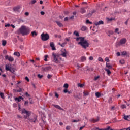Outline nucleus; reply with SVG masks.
Masks as SVG:
<instances>
[{
  "instance_id": "9d476101",
  "label": "nucleus",
  "mask_w": 130,
  "mask_h": 130,
  "mask_svg": "<svg viewBox=\"0 0 130 130\" xmlns=\"http://www.w3.org/2000/svg\"><path fill=\"white\" fill-rule=\"evenodd\" d=\"M50 46L52 48V50H56V48H55L54 43L50 42Z\"/></svg>"
},
{
  "instance_id": "a878e982",
  "label": "nucleus",
  "mask_w": 130,
  "mask_h": 130,
  "mask_svg": "<svg viewBox=\"0 0 130 130\" xmlns=\"http://www.w3.org/2000/svg\"><path fill=\"white\" fill-rule=\"evenodd\" d=\"M87 27L86 26H82L81 27V31H86Z\"/></svg>"
},
{
  "instance_id": "bf43d9fd",
  "label": "nucleus",
  "mask_w": 130,
  "mask_h": 130,
  "mask_svg": "<svg viewBox=\"0 0 130 130\" xmlns=\"http://www.w3.org/2000/svg\"><path fill=\"white\" fill-rule=\"evenodd\" d=\"M20 49H21V50H23L24 49V46L21 45L20 46Z\"/></svg>"
},
{
  "instance_id": "423d86ee",
  "label": "nucleus",
  "mask_w": 130,
  "mask_h": 130,
  "mask_svg": "<svg viewBox=\"0 0 130 130\" xmlns=\"http://www.w3.org/2000/svg\"><path fill=\"white\" fill-rule=\"evenodd\" d=\"M117 45L119 46L122 45V44H125L126 43V39L123 38L120 40L119 42L117 43Z\"/></svg>"
},
{
  "instance_id": "4c0bfd02",
  "label": "nucleus",
  "mask_w": 130,
  "mask_h": 130,
  "mask_svg": "<svg viewBox=\"0 0 130 130\" xmlns=\"http://www.w3.org/2000/svg\"><path fill=\"white\" fill-rule=\"evenodd\" d=\"M63 87L64 88L68 89V88H69V84H68L67 83H66L64 84Z\"/></svg>"
},
{
  "instance_id": "e433bc0d",
  "label": "nucleus",
  "mask_w": 130,
  "mask_h": 130,
  "mask_svg": "<svg viewBox=\"0 0 130 130\" xmlns=\"http://www.w3.org/2000/svg\"><path fill=\"white\" fill-rule=\"evenodd\" d=\"M121 108L122 109H124V108H126V105H122L121 106Z\"/></svg>"
},
{
  "instance_id": "f3484780",
  "label": "nucleus",
  "mask_w": 130,
  "mask_h": 130,
  "mask_svg": "<svg viewBox=\"0 0 130 130\" xmlns=\"http://www.w3.org/2000/svg\"><path fill=\"white\" fill-rule=\"evenodd\" d=\"M56 23L57 25H58V26L59 27H63V25H62V23L60 22H59V21H56Z\"/></svg>"
},
{
  "instance_id": "0eeeda50",
  "label": "nucleus",
  "mask_w": 130,
  "mask_h": 130,
  "mask_svg": "<svg viewBox=\"0 0 130 130\" xmlns=\"http://www.w3.org/2000/svg\"><path fill=\"white\" fill-rule=\"evenodd\" d=\"M5 59L9 60V61H10V62H13V61H14V57L11 56H9L8 55L5 56Z\"/></svg>"
},
{
  "instance_id": "4468645a",
  "label": "nucleus",
  "mask_w": 130,
  "mask_h": 130,
  "mask_svg": "<svg viewBox=\"0 0 130 130\" xmlns=\"http://www.w3.org/2000/svg\"><path fill=\"white\" fill-rule=\"evenodd\" d=\"M52 106L55 108H57V109H59V110H63V109H62L59 105H52Z\"/></svg>"
},
{
  "instance_id": "dca6fc26",
  "label": "nucleus",
  "mask_w": 130,
  "mask_h": 130,
  "mask_svg": "<svg viewBox=\"0 0 130 130\" xmlns=\"http://www.w3.org/2000/svg\"><path fill=\"white\" fill-rule=\"evenodd\" d=\"M86 59H87V58L85 56H83L81 57V60L82 62H84V61H86Z\"/></svg>"
},
{
  "instance_id": "c03bdc74",
  "label": "nucleus",
  "mask_w": 130,
  "mask_h": 130,
  "mask_svg": "<svg viewBox=\"0 0 130 130\" xmlns=\"http://www.w3.org/2000/svg\"><path fill=\"white\" fill-rule=\"evenodd\" d=\"M38 77L39 79H42L43 77V75H41L40 74H38Z\"/></svg>"
},
{
  "instance_id": "603ef678",
  "label": "nucleus",
  "mask_w": 130,
  "mask_h": 130,
  "mask_svg": "<svg viewBox=\"0 0 130 130\" xmlns=\"http://www.w3.org/2000/svg\"><path fill=\"white\" fill-rule=\"evenodd\" d=\"M31 4L33 5V4H35V3H36V0H32L31 1Z\"/></svg>"
},
{
  "instance_id": "58836bf2",
  "label": "nucleus",
  "mask_w": 130,
  "mask_h": 130,
  "mask_svg": "<svg viewBox=\"0 0 130 130\" xmlns=\"http://www.w3.org/2000/svg\"><path fill=\"white\" fill-rule=\"evenodd\" d=\"M74 34L76 35V36L79 37L80 35H79V32H77L76 31L74 32Z\"/></svg>"
},
{
  "instance_id": "0e129e2a",
  "label": "nucleus",
  "mask_w": 130,
  "mask_h": 130,
  "mask_svg": "<svg viewBox=\"0 0 130 130\" xmlns=\"http://www.w3.org/2000/svg\"><path fill=\"white\" fill-rule=\"evenodd\" d=\"M24 14H25V16H29V12H26Z\"/></svg>"
},
{
  "instance_id": "473e14b6",
  "label": "nucleus",
  "mask_w": 130,
  "mask_h": 130,
  "mask_svg": "<svg viewBox=\"0 0 130 130\" xmlns=\"http://www.w3.org/2000/svg\"><path fill=\"white\" fill-rule=\"evenodd\" d=\"M129 118V116H124V119L125 120H128V119Z\"/></svg>"
},
{
  "instance_id": "4be33fe9",
  "label": "nucleus",
  "mask_w": 130,
  "mask_h": 130,
  "mask_svg": "<svg viewBox=\"0 0 130 130\" xmlns=\"http://www.w3.org/2000/svg\"><path fill=\"white\" fill-rule=\"evenodd\" d=\"M5 5L6 6H10L11 5V0H8L6 2Z\"/></svg>"
},
{
  "instance_id": "1a4fd4ad",
  "label": "nucleus",
  "mask_w": 130,
  "mask_h": 130,
  "mask_svg": "<svg viewBox=\"0 0 130 130\" xmlns=\"http://www.w3.org/2000/svg\"><path fill=\"white\" fill-rule=\"evenodd\" d=\"M15 101H18V102H21V100H24V98L22 96H19V97H16L14 99Z\"/></svg>"
},
{
  "instance_id": "ea45409f",
  "label": "nucleus",
  "mask_w": 130,
  "mask_h": 130,
  "mask_svg": "<svg viewBox=\"0 0 130 130\" xmlns=\"http://www.w3.org/2000/svg\"><path fill=\"white\" fill-rule=\"evenodd\" d=\"M108 102H109V103H112V97L109 98V99L108 100Z\"/></svg>"
},
{
  "instance_id": "aec40b11",
  "label": "nucleus",
  "mask_w": 130,
  "mask_h": 130,
  "mask_svg": "<svg viewBox=\"0 0 130 130\" xmlns=\"http://www.w3.org/2000/svg\"><path fill=\"white\" fill-rule=\"evenodd\" d=\"M36 119H37L36 118H34V119H28V120H29V121L30 122H36Z\"/></svg>"
},
{
  "instance_id": "69168bd1",
  "label": "nucleus",
  "mask_w": 130,
  "mask_h": 130,
  "mask_svg": "<svg viewBox=\"0 0 130 130\" xmlns=\"http://www.w3.org/2000/svg\"><path fill=\"white\" fill-rule=\"evenodd\" d=\"M69 18L66 17L64 18V21H67L69 20Z\"/></svg>"
},
{
  "instance_id": "09e8293b",
  "label": "nucleus",
  "mask_w": 130,
  "mask_h": 130,
  "mask_svg": "<svg viewBox=\"0 0 130 130\" xmlns=\"http://www.w3.org/2000/svg\"><path fill=\"white\" fill-rule=\"evenodd\" d=\"M51 77H52V76H51L50 74H48L47 75L48 79H51Z\"/></svg>"
},
{
  "instance_id": "5fc2aeb1",
  "label": "nucleus",
  "mask_w": 130,
  "mask_h": 130,
  "mask_svg": "<svg viewBox=\"0 0 130 130\" xmlns=\"http://www.w3.org/2000/svg\"><path fill=\"white\" fill-rule=\"evenodd\" d=\"M5 27H11V25L10 24H5Z\"/></svg>"
},
{
  "instance_id": "393cba45",
  "label": "nucleus",
  "mask_w": 130,
  "mask_h": 130,
  "mask_svg": "<svg viewBox=\"0 0 130 130\" xmlns=\"http://www.w3.org/2000/svg\"><path fill=\"white\" fill-rule=\"evenodd\" d=\"M106 67L109 69H112V66H111V65L109 64L108 63H106Z\"/></svg>"
},
{
  "instance_id": "bb28decb",
  "label": "nucleus",
  "mask_w": 130,
  "mask_h": 130,
  "mask_svg": "<svg viewBox=\"0 0 130 130\" xmlns=\"http://www.w3.org/2000/svg\"><path fill=\"white\" fill-rule=\"evenodd\" d=\"M0 96L2 99H5V95L4 93L0 92Z\"/></svg>"
},
{
  "instance_id": "f704fd0d",
  "label": "nucleus",
  "mask_w": 130,
  "mask_h": 130,
  "mask_svg": "<svg viewBox=\"0 0 130 130\" xmlns=\"http://www.w3.org/2000/svg\"><path fill=\"white\" fill-rule=\"evenodd\" d=\"M66 44H67V42H65L63 43L62 44H61L60 46L61 47H64V46H66Z\"/></svg>"
},
{
  "instance_id": "c756f323",
  "label": "nucleus",
  "mask_w": 130,
  "mask_h": 130,
  "mask_svg": "<svg viewBox=\"0 0 130 130\" xmlns=\"http://www.w3.org/2000/svg\"><path fill=\"white\" fill-rule=\"evenodd\" d=\"M31 35L32 36H37V33H36V31H32Z\"/></svg>"
},
{
  "instance_id": "cd10ccee",
  "label": "nucleus",
  "mask_w": 130,
  "mask_h": 130,
  "mask_svg": "<svg viewBox=\"0 0 130 130\" xmlns=\"http://www.w3.org/2000/svg\"><path fill=\"white\" fill-rule=\"evenodd\" d=\"M7 44V41L6 40H3L2 41V45L3 46H6V45Z\"/></svg>"
},
{
  "instance_id": "8fccbe9b",
  "label": "nucleus",
  "mask_w": 130,
  "mask_h": 130,
  "mask_svg": "<svg viewBox=\"0 0 130 130\" xmlns=\"http://www.w3.org/2000/svg\"><path fill=\"white\" fill-rule=\"evenodd\" d=\"M105 60V61H107V62H109L110 61L108 57H106Z\"/></svg>"
},
{
  "instance_id": "6ab92c4d",
  "label": "nucleus",
  "mask_w": 130,
  "mask_h": 130,
  "mask_svg": "<svg viewBox=\"0 0 130 130\" xmlns=\"http://www.w3.org/2000/svg\"><path fill=\"white\" fill-rule=\"evenodd\" d=\"M90 121H91V122H97L98 121H99V118H98L96 119H91Z\"/></svg>"
},
{
  "instance_id": "20e7f679",
  "label": "nucleus",
  "mask_w": 130,
  "mask_h": 130,
  "mask_svg": "<svg viewBox=\"0 0 130 130\" xmlns=\"http://www.w3.org/2000/svg\"><path fill=\"white\" fill-rule=\"evenodd\" d=\"M25 113L26 114V116H24V118H25V119H28L30 116V114H31V113L29 111L26 110V109H23L22 110V114H24Z\"/></svg>"
},
{
  "instance_id": "7ed1b4c3",
  "label": "nucleus",
  "mask_w": 130,
  "mask_h": 130,
  "mask_svg": "<svg viewBox=\"0 0 130 130\" xmlns=\"http://www.w3.org/2000/svg\"><path fill=\"white\" fill-rule=\"evenodd\" d=\"M58 57H59V54L54 52L52 53V58L53 62L57 63L58 62Z\"/></svg>"
},
{
  "instance_id": "2eb2a0df",
  "label": "nucleus",
  "mask_w": 130,
  "mask_h": 130,
  "mask_svg": "<svg viewBox=\"0 0 130 130\" xmlns=\"http://www.w3.org/2000/svg\"><path fill=\"white\" fill-rule=\"evenodd\" d=\"M80 13L81 14H85L86 13V8L82 7L80 9Z\"/></svg>"
},
{
  "instance_id": "39448f33",
  "label": "nucleus",
  "mask_w": 130,
  "mask_h": 130,
  "mask_svg": "<svg viewBox=\"0 0 130 130\" xmlns=\"http://www.w3.org/2000/svg\"><path fill=\"white\" fill-rule=\"evenodd\" d=\"M41 36L43 41H47V40L49 39V35H48V34L42 33Z\"/></svg>"
},
{
  "instance_id": "c9c22d12",
  "label": "nucleus",
  "mask_w": 130,
  "mask_h": 130,
  "mask_svg": "<svg viewBox=\"0 0 130 130\" xmlns=\"http://www.w3.org/2000/svg\"><path fill=\"white\" fill-rule=\"evenodd\" d=\"M23 91H24V89L21 88H19V89L17 90V92H23Z\"/></svg>"
},
{
  "instance_id": "13d9d810",
  "label": "nucleus",
  "mask_w": 130,
  "mask_h": 130,
  "mask_svg": "<svg viewBox=\"0 0 130 130\" xmlns=\"http://www.w3.org/2000/svg\"><path fill=\"white\" fill-rule=\"evenodd\" d=\"M55 97H57V98H58V97L59 96L58 94H57V93H56V92L55 93Z\"/></svg>"
},
{
  "instance_id": "49530a36",
  "label": "nucleus",
  "mask_w": 130,
  "mask_h": 130,
  "mask_svg": "<svg viewBox=\"0 0 130 130\" xmlns=\"http://www.w3.org/2000/svg\"><path fill=\"white\" fill-rule=\"evenodd\" d=\"M98 60H99V61L102 62V61H103V59H102V58H101V57H99Z\"/></svg>"
},
{
  "instance_id": "f8f14e48",
  "label": "nucleus",
  "mask_w": 130,
  "mask_h": 130,
  "mask_svg": "<svg viewBox=\"0 0 130 130\" xmlns=\"http://www.w3.org/2000/svg\"><path fill=\"white\" fill-rule=\"evenodd\" d=\"M104 22L103 21L101 20L99 21V22H96L94 23V25H95V26H99V25H103Z\"/></svg>"
},
{
  "instance_id": "6e6552de",
  "label": "nucleus",
  "mask_w": 130,
  "mask_h": 130,
  "mask_svg": "<svg viewBox=\"0 0 130 130\" xmlns=\"http://www.w3.org/2000/svg\"><path fill=\"white\" fill-rule=\"evenodd\" d=\"M61 55L63 56V57H67V50L65 49H62L61 50Z\"/></svg>"
},
{
  "instance_id": "774afa93",
  "label": "nucleus",
  "mask_w": 130,
  "mask_h": 130,
  "mask_svg": "<svg viewBox=\"0 0 130 130\" xmlns=\"http://www.w3.org/2000/svg\"><path fill=\"white\" fill-rule=\"evenodd\" d=\"M74 17H75V16H74V15H73V16H72L70 17H69V19H74Z\"/></svg>"
},
{
  "instance_id": "e2e57ef3",
  "label": "nucleus",
  "mask_w": 130,
  "mask_h": 130,
  "mask_svg": "<svg viewBox=\"0 0 130 130\" xmlns=\"http://www.w3.org/2000/svg\"><path fill=\"white\" fill-rule=\"evenodd\" d=\"M64 93H68L69 92V90L66 88L63 90Z\"/></svg>"
},
{
  "instance_id": "680f3d73",
  "label": "nucleus",
  "mask_w": 130,
  "mask_h": 130,
  "mask_svg": "<svg viewBox=\"0 0 130 130\" xmlns=\"http://www.w3.org/2000/svg\"><path fill=\"white\" fill-rule=\"evenodd\" d=\"M80 121V120H74L72 122H79Z\"/></svg>"
},
{
  "instance_id": "052dcab7",
  "label": "nucleus",
  "mask_w": 130,
  "mask_h": 130,
  "mask_svg": "<svg viewBox=\"0 0 130 130\" xmlns=\"http://www.w3.org/2000/svg\"><path fill=\"white\" fill-rule=\"evenodd\" d=\"M99 78H100L99 76L95 77L94 78V81H97V80H98V79H99Z\"/></svg>"
},
{
  "instance_id": "a211bd4d",
  "label": "nucleus",
  "mask_w": 130,
  "mask_h": 130,
  "mask_svg": "<svg viewBox=\"0 0 130 130\" xmlns=\"http://www.w3.org/2000/svg\"><path fill=\"white\" fill-rule=\"evenodd\" d=\"M5 70L6 71H10V72H12V70H11V68H10V66H9V65H6Z\"/></svg>"
},
{
  "instance_id": "37998d69",
  "label": "nucleus",
  "mask_w": 130,
  "mask_h": 130,
  "mask_svg": "<svg viewBox=\"0 0 130 130\" xmlns=\"http://www.w3.org/2000/svg\"><path fill=\"white\" fill-rule=\"evenodd\" d=\"M24 95L26 96V97H30V94H29L28 92H25Z\"/></svg>"
},
{
  "instance_id": "2f4dec72",
  "label": "nucleus",
  "mask_w": 130,
  "mask_h": 130,
  "mask_svg": "<svg viewBox=\"0 0 130 130\" xmlns=\"http://www.w3.org/2000/svg\"><path fill=\"white\" fill-rule=\"evenodd\" d=\"M122 55H126L127 56V52L126 51H123L122 52Z\"/></svg>"
},
{
  "instance_id": "a18cd8bd",
  "label": "nucleus",
  "mask_w": 130,
  "mask_h": 130,
  "mask_svg": "<svg viewBox=\"0 0 130 130\" xmlns=\"http://www.w3.org/2000/svg\"><path fill=\"white\" fill-rule=\"evenodd\" d=\"M107 19L108 21H113V20H114V18H107Z\"/></svg>"
},
{
  "instance_id": "9b49d317",
  "label": "nucleus",
  "mask_w": 130,
  "mask_h": 130,
  "mask_svg": "<svg viewBox=\"0 0 130 130\" xmlns=\"http://www.w3.org/2000/svg\"><path fill=\"white\" fill-rule=\"evenodd\" d=\"M43 71H45V72H48L49 70H51V67L50 66H47L44 68H43Z\"/></svg>"
},
{
  "instance_id": "c85d7f7f",
  "label": "nucleus",
  "mask_w": 130,
  "mask_h": 130,
  "mask_svg": "<svg viewBox=\"0 0 130 130\" xmlns=\"http://www.w3.org/2000/svg\"><path fill=\"white\" fill-rule=\"evenodd\" d=\"M83 94L84 95V96H88V95H89V92L85 91L83 92Z\"/></svg>"
},
{
  "instance_id": "5701e85b",
  "label": "nucleus",
  "mask_w": 130,
  "mask_h": 130,
  "mask_svg": "<svg viewBox=\"0 0 130 130\" xmlns=\"http://www.w3.org/2000/svg\"><path fill=\"white\" fill-rule=\"evenodd\" d=\"M95 96L98 98H99V97H101V93L100 92H97L95 93Z\"/></svg>"
},
{
  "instance_id": "72a5a7b5",
  "label": "nucleus",
  "mask_w": 130,
  "mask_h": 130,
  "mask_svg": "<svg viewBox=\"0 0 130 130\" xmlns=\"http://www.w3.org/2000/svg\"><path fill=\"white\" fill-rule=\"evenodd\" d=\"M86 24H90L91 25L92 22L90 21V20H89V19H87L86 21Z\"/></svg>"
},
{
  "instance_id": "79ce46f5",
  "label": "nucleus",
  "mask_w": 130,
  "mask_h": 130,
  "mask_svg": "<svg viewBox=\"0 0 130 130\" xmlns=\"http://www.w3.org/2000/svg\"><path fill=\"white\" fill-rule=\"evenodd\" d=\"M45 58H44V60L45 61H47V58L48 57V56L47 55H45L44 56Z\"/></svg>"
},
{
  "instance_id": "864d4df0",
  "label": "nucleus",
  "mask_w": 130,
  "mask_h": 130,
  "mask_svg": "<svg viewBox=\"0 0 130 130\" xmlns=\"http://www.w3.org/2000/svg\"><path fill=\"white\" fill-rule=\"evenodd\" d=\"M28 103H29V102H28V101H26L24 103V105L27 106V105H28Z\"/></svg>"
},
{
  "instance_id": "f257e3e1",
  "label": "nucleus",
  "mask_w": 130,
  "mask_h": 130,
  "mask_svg": "<svg viewBox=\"0 0 130 130\" xmlns=\"http://www.w3.org/2000/svg\"><path fill=\"white\" fill-rule=\"evenodd\" d=\"M76 41L78 42V44L84 49H86L90 46V43L88 42V40H85V38L84 37L76 38Z\"/></svg>"
},
{
  "instance_id": "412c9836",
  "label": "nucleus",
  "mask_w": 130,
  "mask_h": 130,
  "mask_svg": "<svg viewBox=\"0 0 130 130\" xmlns=\"http://www.w3.org/2000/svg\"><path fill=\"white\" fill-rule=\"evenodd\" d=\"M105 71H106V72H107L108 76H110V74H111V71H110V70H109V69H105Z\"/></svg>"
},
{
  "instance_id": "338daca9",
  "label": "nucleus",
  "mask_w": 130,
  "mask_h": 130,
  "mask_svg": "<svg viewBox=\"0 0 130 130\" xmlns=\"http://www.w3.org/2000/svg\"><path fill=\"white\" fill-rule=\"evenodd\" d=\"M25 80L27 81V82H29V78H28V77H25Z\"/></svg>"
},
{
  "instance_id": "7c9ffc66",
  "label": "nucleus",
  "mask_w": 130,
  "mask_h": 130,
  "mask_svg": "<svg viewBox=\"0 0 130 130\" xmlns=\"http://www.w3.org/2000/svg\"><path fill=\"white\" fill-rule=\"evenodd\" d=\"M119 29L118 28H116L115 29V33H117V34H120V32H119Z\"/></svg>"
},
{
  "instance_id": "b1692460",
  "label": "nucleus",
  "mask_w": 130,
  "mask_h": 130,
  "mask_svg": "<svg viewBox=\"0 0 130 130\" xmlns=\"http://www.w3.org/2000/svg\"><path fill=\"white\" fill-rule=\"evenodd\" d=\"M14 55H15L16 56H17L19 57L20 56V53L19 52H15L14 53Z\"/></svg>"
},
{
  "instance_id": "f03ea898",
  "label": "nucleus",
  "mask_w": 130,
  "mask_h": 130,
  "mask_svg": "<svg viewBox=\"0 0 130 130\" xmlns=\"http://www.w3.org/2000/svg\"><path fill=\"white\" fill-rule=\"evenodd\" d=\"M30 32H31V30L29 27L22 25L17 30L16 33L17 34H21L22 36H25V35H29Z\"/></svg>"
},
{
  "instance_id": "4d7b16f0",
  "label": "nucleus",
  "mask_w": 130,
  "mask_h": 130,
  "mask_svg": "<svg viewBox=\"0 0 130 130\" xmlns=\"http://www.w3.org/2000/svg\"><path fill=\"white\" fill-rule=\"evenodd\" d=\"M66 129L67 130H70L71 129V127L70 126H67L66 127Z\"/></svg>"
},
{
  "instance_id": "3c124183",
  "label": "nucleus",
  "mask_w": 130,
  "mask_h": 130,
  "mask_svg": "<svg viewBox=\"0 0 130 130\" xmlns=\"http://www.w3.org/2000/svg\"><path fill=\"white\" fill-rule=\"evenodd\" d=\"M41 15H42V16L44 15L45 14V12H44V11H41L40 12Z\"/></svg>"
},
{
  "instance_id": "de8ad7c7",
  "label": "nucleus",
  "mask_w": 130,
  "mask_h": 130,
  "mask_svg": "<svg viewBox=\"0 0 130 130\" xmlns=\"http://www.w3.org/2000/svg\"><path fill=\"white\" fill-rule=\"evenodd\" d=\"M78 87H80V88H82V87H84V84H78Z\"/></svg>"
},
{
  "instance_id": "a19ab883",
  "label": "nucleus",
  "mask_w": 130,
  "mask_h": 130,
  "mask_svg": "<svg viewBox=\"0 0 130 130\" xmlns=\"http://www.w3.org/2000/svg\"><path fill=\"white\" fill-rule=\"evenodd\" d=\"M124 62L125 61H124V60L123 59H121L120 60V63H121V64H124Z\"/></svg>"
},
{
  "instance_id": "ddd939ff",
  "label": "nucleus",
  "mask_w": 130,
  "mask_h": 130,
  "mask_svg": "<svg viewBox=\"0 0 130 130\" xmlns=\"http://www.w3.org/2000/svg\"><path fill=\"white\" fill-rule=\"evenodd\" d=\"M21 7H20V6H17V7H14V8H13V10H14V12H20V8Z\"/></svg>"
},
{
  "instance_id": "6e6d98bb",
  "label": "nucleus",
  "mask_w": 130,
  "mask_h": 130,
  "mask_svg": "<svg viewBox=\"0 0 130 130\" xmlns=\"http://www.w3.org/2000/svg\"><path fill=\"white\" fill-rule=\"evenodd\" d=\"M89 60H93V59H94V58H93V56H90L89 57Z\"/></svg>"
}]
</instances>
